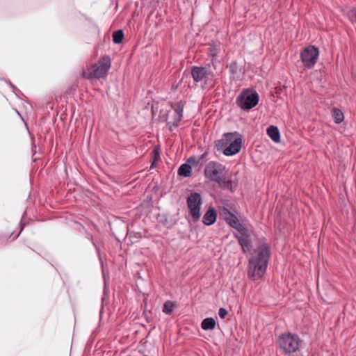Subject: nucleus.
I'll use <instances>...</instances> for the list:
<instances>
[{
	"label": "nucleus",
	"instance_id": "b1692460",
	"mask_svg": "<svg viewBox=\"0 0 356 356\" xmlns=\"http://www.w3.org/2000/svg\"><path fill=\"white\" fill-rule=\"evenodd\" d=\"M181 111H180V110H179V117L181 116V114H180Z\"/></svg>",
	"mask_w": 356,
	"mask_h": 356
},
{
	"label": "nucleus",
	"instance_id": "1a4fd4ad",
	"mask_svg": "<svg viewBox=\"0 0 356 356\" xmlns=\"http://www.w3.org/2000/svg\"><path fill=\"white\" fill-rule=\"evenodd\" d=\"M300 56L304 65L307 68H312L317 61L318 50L314 46H309L303 49Z\"/></svg>",
	"mask_w": 356,
	"mask_h": 356
},
{
	"label": "nucleus",
	"instance_id": "ddd939ff",
	"mask_svg": "<svg viewBox=\"0 0 356 356\" xmlns=\"http://www.w3.org/2000/svg\"><path fill=\"white\" fill-rule=\"evenodd\" d=\"M216 321L212 318H207L204 319L201 323V327L204 330H213L215 328Z\"/></svg>",
	"mask_w": 356,
	"mask_h": 356
},
{
	"label": "nucleus",
	"instance_id": "f257e3e1",
	"mask_svg": "<svg viewBox=\"0 0 356 356\" xmlns=\"http://www.w3.org/2000/svg\"><path fill=\"white\" fill-rule=\"evenodd\" d=\"M269 258L268 246L266 244H262L258 247L249 260L248 277L254 281L261 278L266 273Z\"/></svg>",
	"mask_w": 356,
	"mask_h": 356
},
{
	"label": "nucleus",
	"instance_id": "412c9836",
	"mask_svg": "<svg viewBox=\"0 0 356 356\" xmlns=\"http://www.w3.org/2000/svg\"><path fill=\"white\" fill-rule=\"evenodd\" d=\"M238 63L236 61H232L229 65V70L232 74H235L238 72Z\"/></svg>",
	"mask_w": 356,
	"mask_h": 356
},
{
	"label": "nucleus",
	"instance_id": "6e6552de",
	"mask_svg": "<svg viewBox=\"0 0 356 356\" xmlns=\"http://www.w3.org/2000/svg\"><path fill=\"white\" fill-rule=\"evenodd\" d=\"M191 75L195 82L207 83L213 79V73L207 67L194 66L191 68Z\"/></svg>",
	"mask_w": 356,
	"mask_h": 356
},
{
	"label": "nucleus",
	"instance_id": "2eb2a0df",
	"mask_svg": "<svg viewBox=\"0 0 356 356\" xmlns=\"http://www.w3.org/2000/svg\"><path fill=\"white\" fill-rule=\"evenodd\" d=\"M191 166L184 163L179 166V176L188 177L191 176Z\"/></svg>",
	"mask_w": 356,
	"mask_h": 356
},
{
	"label": "nucleus",
	"instance_id": "20e7f679",
	"mask_svg": "<svg viewBox=\"0 0 356 356\" xmlns=\"http://www.w3.org/2000/svg\"><path fill=\"white\" fill-rule=\"evenodd\" d=\"M111 67V60L108 57L102 58L97 64L83 70V76L87 79H99L104 76Z\"/></svg>",
	"mask_w": 356,
	"mask_h": 356
},
{
	"label": "nucleus",
	"instance_id": "4be33fe9",
	"mask_svg": "<svg viewBox=\"0 0 356 356\" xmlns=\"http://www.w3.org/2000/svg\"><path fill=\"white\" fill-rule=\"evenodd\" d=\"M228 312L225 308H220L218 311L219 316L224 319L225 316L227 315Z\"/></svg>",
	"mask_w": 356,
	"mask_h": 356
},
{
	"label": "nucleus",
	"instance_id": "7ed1b4c3",
	"mask_svg": "<svg viewBox=\"0 0 356 356\" xmlns=\"http://www.w3.org/2000/svg\"><path fill=\"white\" fill-rule=\"evenodd\" d=\"M224 170L225 167L222 164L211 161L204 168V175L210 180L216 181L220 188L233 191L236 186V183L226 180L222 175Z\"/></svg>",
	"mask_w": 356,
	"mask_h": 356
},
{
	"label": "nucleus",
	"instance_id": "9b49d317",
	"mask_svg": "<svg viewBox=\"0 0 356 356\" xmlns=\"http://www.w3.org/2000/svg\"><path fill=\"white\" fill-rule=\"evenodd\" d=\"M239 244L241 245L243 252H250L252 248L250 236L239 237L238 234H235Z\"/></svg>",
	"mask_w": 356,
	"mask_h": 356
},
{
	"label": "nucleus",
	"instance_id": "aec40b11",
	"mask_svg": "<svg viewBox=\"0 0 356 356\" xmlns=\"http://www.w3.org/2000/svg\"><path fill=\"white\" fill-rule=\"evenodd\" d=\"M235 229H236L241 236L239 237H247L250 236L248 230L241 224H239Z\"/></svg>",
	"mask_w": 356,
	"mask_h": 356
},
{
	"label": "nucleus",
	"instance_id": "39448f33",
	"mask_svg": "<svg viewBox=\"0 0 356 356\" xmlns=\"http://www.w3.org/2000/svg\"><path fill=\"white\" fill-rule=\"evenodd\" d=\"M300 339L297 334H282L278 339L280 348L285 354H291L299 348Z\"/></svg>",
	"mask_w": 356,
	"mask_h": 356
},
{
	"label": "nucleus",
	"instance_id": "9d476101",
	"mask_svg": "<svg viewBox=\"0 0 356 356\" xmlns=\"http://www.w3.org/2000/svg\"><path fill=\"white\" fill-rule=\"evenodd\" d=\"M217 218V213L214 208L210 207L202 218V222L206 225H213Z\"/></svg>",
	"mask_w": 356,
	"mask_h": 356
},
{
	"label": "nucleus",
	"instance_id": "5701e85b",
	"mask_svg": "<svg viewBox=\"0 0 356 356\" xmlns=\"http://www.w3.org/2000/svg\"><path fill=\"white\" fill-rule=\"evenodd\" d=\"M188 162H189V163H191V162L195 163V158L191 157V158H189L188 159Z\"/></svg>",
	"mask_w": 356,
	"mask_h": 356
},
{
	"label": "nucleus",
	"instance_id": "f03ea898",
	"mask_svg": "<svg viewBox=\"0 0 356 356\" xmlns=\"http://www.w3.org/2000/svg\"><path fill=\"white\" fill-rule=\"evenodd\" d=\"M218 151L226 156H232L240 152L242 146L241 136L237 132L225 134L222 138L215 142Z\"/></svg>",
	"mask_w": 356,
	"mask_h": 356
},
{
	"label": "nucleus",
	"instance_id": "f3484780",
	"mask_svg": "<svg viewBox=\"0 0 356 356\" xmlns=\"http://www.w3.org/2000/svg\"><path fill=\"white\" fill-rule=\"evenodd\" d=\"M175 307V304L171 301H166L164 303L163 312L166 314H170Z\"/></svg>",
	"mask_w": 356,
	"mask_h": 356
},
{
	"label": "nucleus",
	"instance_id": "423d86ee",
	"mask_svg": "<svg viewBox=\"0 0 356 356\" xmlns=\"http://www.w3.org/2000/svg\"><path fill=\"white\" fill-rule=\"evenodd\" d=\"M258 94L248 89L243 90L236 100L237 106L243 110H250L252 108L258 104Z\"/></svg>",
	"mask_w": 356,
	"mask_h": 356
},
{
	"label": "nucleus",
	"instance_id": "0eeeda50",
	"mask_svg": "<svg viewBox=\"0 0 356 356\" xmlns=\"http://www.w3.org/2000/svg\"><path fill=\"white\" fill-rule=\"evenodd\" d=\"M202 204V198L199 193H192L187 199V205L190 211V214L193 222H197L200 218V206Z\"/></svg>",
	"mask_w": 356,
	"mask_h": 356
},
{
	"label": "nucleus",
	"instance_id": "a211bd4d",
	"mask_svg": "<svg viewBox=\"0 0 356 356\" xmlns=\"http://www.w3.org/2000/svg\"><path fill=\"white\" fill-rule=\"evenodd\" d=\"M123 32L122 31H118L113 33V40L115 44H120L123 40Z\"/></svg>",
	"mask_w": 356,
	"mask_h": 356
},
{
	"label": "nucleus",
	"instance_id": "f8f14e48",
	"mask_svg": "<svg viewBox=\"0 0 356 356\" xmlns=\"http://www.w3.org/2000/svg\"><path fill=\"white\" fill-rule=\"evenodd\" d=\"M267 134L275 143H279L280 141V134L277 127L273 125L270 126L267 129Z\"/></svg>",
	"mask_w": 356,
	"mask_h": 356
},
{
	"label": "nucleus",
	"instance_id": "4468645a",
	"mask_svg": "<svg viewBox=\"0 0 356 356\" xmlns=\"http://www.w3.org/2000/svg\"><path fill=\"white\" fill-rule=\"evenodd\" d=\"M226 222L232 227L236 228L240 223L236 216L228 211L225 217Z\"/></svg>",
	"mask_w": 356,
	"mask_h": 356
},
{
	"label": "nucleus",
	"instance_id": "6ab92c4d",
	"mask_svg": "<svg viewBox=\"0 0 356 356\" xmlns=\"http://www.w3.org/2000/svg\"><path fill=\"white\" fill-rule=\"evenodd\" d=\"M152 161L151 168L154 167L156 162L157 161H159V159H160L159 148L157 147H155L154 149L152 152Z\"/></svg>",
	"mask_w": 356,
	"mask_h": 356
},
{
	"label": "nucleus",
	"instance_id": "dca6fc26",
	"mask_svg": "<svg viewBox=\"0 0 356 356\" xmlns=\"http://www.w3.org/2000/svg\"><path fill=\"white\" fill-rule=\"evenodd\" d=\"M333 115L334 118V122L337 124H339L343 120V113L338 108L333 109Z\"/></svg>",
	"mask_w": 356,
	"mask_h": 356
}]
</instances>
